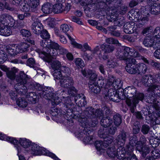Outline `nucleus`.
Returning <instances> with one entry per match:
<instances>
[{
	"label": "nucleus",
	"instance_id": "31",
	"mask_svg": "<svg viewBox=\"0 0 160 160\" xmlns=\"http://www.w3.org/2000/svg\"><path fill=\"white\" fill-rule=\"evenodd\" d=\"M89 90L92 92L98 94L100 92L101 89L96 84V82H93L89 84Z\"/></svg>",
	"mask_w": 160,
	"mask_h": 160
},
{
	"label": "nucleus",
	"instance_id": "48",
	"mask_svg": "<svg viewBox=\"0 0 160 160\" xmlns=\"http://www.w3.org/2000/svg\"><path fill=\"white\" fill-rule=\"evenodd\" d=\"M39 0H28V4L32 8H35L39 5Z\"/></svg>",
	"mask_w": 160,
	"mask_h": 160
},
{
	"label": "nucleus",
	"instance_id": "42",
	"mask_svg": "<svg viewBox=\"0 0 160 160\" xmlns=\"http://www.w3.org/2000/svg\"><path fill=\"white\" fill-rule=\"evenodd\" d=\"M101 48L102 50L105 51V52L108 53L113 51L114 49V47L113 45H107L105 44L102 45Z\"/></svg>",
	"mask_w": 160,
	"mask_h": 160
},
{
	"label": "nucleus",
	"instance_id": "47",
	"mask_svg": "<svg viewBox=\"0 0 160 160\" xmlns=\"http://www.w3.org/2000/svg\"><path fill=\"white\" fill-rule=\"evenodd\" d=\"M114 123L116 126H118L122 122V119L119 114H116L113 116Z\"/></svg>",
	"mask_w": 160,
	"mask_h": 160
},
{
	"label": "nucleus",
	"instance_id": "27",
	"mask_svg": "<svg viewBox=\"0 0 160 160\" xmlns=\"http://www.w3.org/2000/svg\"><path fill=\"white\" fill-rule=\"evenodd\" d=\"M137 69V74H144L147 71V67L143 63H137L136 64Z\"/></svg>",
	"mask_w": 160,
	"mask_h": 160
},
{
	"label": "nucleus",
	"instance_id": "19",
	"mask_svg": "<svg viewBox=\"0 0 160 160\" xmlns=\"http://www.w3.org/2000/svg\"><path fill=\"white\" fill-rule=\"evenodd\" d=\"M156 40L153 37H148L145 38L143 41V44L146 47L153 48H158L159 45L158 43H156Z\"/></svg>",
	"mask_w": 160,
	"mask_h": 160
},
{
	"label": "nucleus",
	"instance_id": "13",
	"mask_svg": "<svg viewBox=\"0 0 160 160\" xmlns=\"http://www.w3.org/2000/svg\"><path fill=\"white\" fill-rule=\"evenodd\" d=\"M110 88L104 93V98L107 99L112 100L115 102H118L120 99H121L122 97V94H118L117 90L112 88L110 87Z\"/></svg>",
	"mask_w": 160,
	"mask_h": 160
},
{
	"label": "nucleus",
	"instance_id": "2",
	"mask_svg": "<svg viewBox=\"0 0 160 160\" xmlns=\"http://www.w3.org/2000/svg\"><path fill=\"white\" fill-rule=\"evenodd\" d=\"M117 54V58L121 60L126 62V65L125 69L127 72L131 74H137V69L136 64L137 62L133 58L140 57L139 59H142L145 63L148 64L149 62L147 59L142 56H140L138 52H135L133 53L134 49H131L127 47H122L118 49Z\"/></svg>",
	"mask_w": 160,
	"mask_h": 160
},
{
	"label": "nucleus",
	"instance_id": "55",
	"mask_svg": "<svg viewBox=\"0 0 160 160\" xmlns=\"http://www.w3.org/2000/svg\"><path fill=\"white\" fill-rule=\"evenodd\" d=\"M105 82L106 80L103 78L102 77H99L98 78V82L96 83V84H97L98 86L102 89L103 87Z\"/></svg>",
	"mask_w": 160,
	"mask_h": 160
},
{
	"label": "nucleus",
	"instance_id": "64",
	"mask_svg": "<svg viewBox=\"0 0 160 160\" xmlns=\"http://www.w3.org/2000/svg\"><path fill=\"white\" fill-rule=\"evenodd\" d=\"M149 129L150 128L148 125L144 124L142 126L141 131L143 134H147L148 133Z\"/></svg>",
	"mask_w": 160,
	"mask_h": 160
},
{
	"label": "nucleus",
	"instance_id": "22",
	"mask_svg": "<svg viewBox=\"0 0 160 160\" xmlns=\"http://www.w3.org/2000/svg\"><path fill=\"white\" fill-rule=\"evenodd\" d=\"M75 96V102L79 107H84L86 105L87 103L85 100V97L83 94H76Z\"/></svg>",
	"mask_w": 160,
	"mask_h": 160
},
{
	"label": "nucleus",
	"instance_id": "16",
	"mask_svg": "<svg viewBox=\"0 0 160 160\" xmlns=\"http://www.w3.org/2000/svg\"><path fill=\"white\" fill-rule=\"evenodd\" d=\"M0 22L5 26L13 27L15 24V21L11 16L7 13L2 14L0 16Z\"/></svg>",
	"mask_w": 160,
	"mask_h": 160
},
{
	"label": "nucleus",
	"instance_id": "54",
	"mask_svg": "<svg viewBox=\"0 0 160 160\" xmlns=\"http://www.w3.org/2000/svg\"><path fill=\"white\" fill-rule=\"evenodd\" d=\"M124 31L125 33L128 34H131L133 32L132 28L131 26V25L129 24L124 26Z\"/></svg>",
	"mask_w": 160,
	"mask_h": 160
},
{
	"label": "nucleus",
	"instance_id": "17",
	"mask_svg": "<svg viewBox=\"0 0 160 160\" xmlns=\"http://www.w3.org/2000/svg\"><path fill=\"white\" fill-rule=\"evenodd\" d=\"M7 140L14 145H18L20 144V145L24 148H27L29 147L31 144V141L26 138H20L19 141L14 138L11 137H8L7 138Z\"/></svg>",
	"mask_w": 160,
	"mask_h": 160
},
{
	"label": "nucleus",
	"instance_id": "30",
	"mask_svg": "<svg viewBox=\"0 0 160 160\" xmlns=\"http://www.w3.org/2000/svg\"><path fill=\"white\" fill-rule=\"evenodd\" d=\"M112 123V120L108 117H104L101 119L100 124L103 127L101 128H106L110 126Z\"/></svg>",
	"mask_w": 160,
	"mask_h": 160
},
{
	"label": "nucleus",
	"instance_id": "3",
	"mask_svg": "<svg viewBox=\"0 0 160 160\" xmlns=\"http://www.w3.org/2000/svg\"><path fill=\"white\" fill-rule=\"evenodd\" d=\"M121 99L127 98L126 102L130 107V111L132 113L134 112V107H136L139 101H142L144 96L142 93H137V89L133 86H129L123 90L121 92Z\"/></svg>",
	"mask_w": 160,
	"mask_h": 160
},
{
	"label": "nucleus",
	"instance_id": "33",
	"mask_svg": "<svg viewBox=\"0 0 160 160\" xmlns=\"http://www.w3.org/2000/svg\"><path fill=\"white\" fill-rule=\"evenodd\" d=\"M41 10L44 13L49 14L52 12V6L49 3H45L42 5Z\"/></svg>",
	"mask_w": 160,
	"mask_h": 160
},
{
	"label": "nucleus",
	"instance_id": "1",
	"mask_svg": "<svg viewBox=\"0 0 160 160\" xmlns=\"http://www.w3.org/2000/svg\"><path fill=\"white\" fill-rule=\"evenodd\" d=\"M62 97V99L61 100L64 101V109L66 111L67 115L74 119L78 118L81 126L83 128V132L80 133V135H83V134L86 136L89 134L92 130L91 127H95L98 123V118L103 116L102 110L101 109L95 110L90 107L86 108L80 116L78 111L76 110L74 104L71 102V98L69 97ZM84 141L89 144H92L94 142L92 136H86Z\"/></svg>",
	"mask_w": 160,
	"mask_h": 160
},
{
	"label": "nucleus",
	"instance_id": "57",
	"mask_svg": "<svg viewBox=\"0 0 160 160\" xmlns=\"http://www.w3.org/2000/svg\"><path fill=\"white\" fill-rule=\"evenodd\" d=\"M152 80L153 81V84L158 86V85L157 84L160 83V73L156 74L154 78L153 77Z\"/></svg>",
	"mask_w": 160,
	"mask_h": 160
},
{
	"label": "nucleus",
	"instance_id": "11",
	"mask_svg": "<svg viewBox=\"0 0 160 160\" xmlns=\"http://www.w3.org/2000/svg\"><path fill=\"white\" fill-rule=\"evenodd\" d=\"M45 49H46V52H45V50L42 52L39 48H37L35 51L39 54L41 57L47 59V62H50L51 61L50 57L56 56L58 53V50L50 48H45Z\"/></svg>",
	"mask_w": 160,
	"mask_h": 160
},
{
	"label": "nucleus",
	"instance_id": "29",
	"mask_svg": "<svg viewBox=\"0 0 160 160\" xmlns=\"http://www.w3.org/2000/svg\"><path fill=\"white\" fill-rule=\"evenodd\" d=\"M153 6V4L151 5H148L145 7H142L141 9V13L142 14L143 16H147L149 15L150 13L152 14H154L152 13L153 9H152V8Z\"/></svg>",
	"mask_w": 160,
	"mask_h": 160
},
{
	"label": "nucleus",
	"instance_id": "6",
	"mask_svg": "<svg viewBox=\"0 0 160 160\" xmlns=\"http://www.w3.org/2000/svg\"><path fill=\"white\" fill-rule=\"evenodd\" d=\"M27 75L23 72H21L19 75L16 78L17 83L14 85L16 91H11L9 93L11 98L12 100L15 99L19 93L23 94L26 92L28 88Z\"/></svg>",
	"mask_w": 160,
	"mask_h": 160
},
{
	"label": "nucleus",
	"instance_id": "41",
	"mask_svg": "<svg viewBox=\"0 0 160 160\" xmlns=\"http://www.w3.org/2000/svg\"><path fill=\"white\" fill-rule=\"evenodd\" d=\"M52 68L54 70H59L61 67V64L60 62L57 60L52 61L50 63Z\"/></svg>",
	"mask_w": 160,
	"mask_h": 160
},
{
	"label": "nucleus",
	"instance_id": "20",
	"mask_svg": "<svg viewBox=\"0 0 160 160\" xmlns=\"http://www.w3.org/2000/svg\"><path fill=\"white\" fill-rule=\"evenodd\" d=\"M42 28V24L38 19L35 20L31 25V29L32 32L37 34H39L41 33V29Z\"/></svg>",
	"mask_w": 160,
	"mask_h": 160
},
{
	"label": "nucleus",
	"instance_id": "23",
	"mask_svg": "<svg viewBox=\"0 0 160 160\" xmlns=\"http://www.w3.org/2000/svg\"><path fill=\"white\" fill-rule=\"evenodd\" d=\"M77 2H79L82 6L91 5L92 6L96 4L97 8L102 9L103 8L101 6L102 5H100V3H97L96 0H78Z\"/></svg>",
	"mask_w": 160,
	"mask_h": 160
},
{
	"label": "nucleus",
	"instance_id": "63",
	"mask_svg": "<svg viewBox=\"0 0 160 160\" xmlns=\"http://www.w3.org/2000/svg\"><path fill=\"white\" fill-rule=\"evenodd\" d=\"M20 33L23 37H28L31 36V34L29 31L26 29H22L21 30Z\"/></svg>",
	"mask_w": 160,
	"mask_h": 160
},
{
	"label": "nucleus",
	"instance_id": "26",
	"mask_svg": "<svg viewBox=\"0 0 160 160\" xmlns=\"http://www.w3.org/2000/svg\"><path fill=\"white\" fill-rule=\"evenodd\" d=\"M53 76L54 79L56 80H59V82L60 86L64 88L65 87L63 86L61 84V81L62 79H63V78H65L63 75L60 69L55 70H54L53 72Z\"/></svg>",
	"mask_w": 160,
	"mask_h": 160
},
{
	"label": "nucleus",
	"instance_id": "52",
	"mask_svg": "<svg viewBox=\"0 0 160 160\" xmlns=\"http://www.w3.org/2000/svg\"><path fill=\"white\" fill-rule=\"evenodd\" d=\"M8 77L11 80H13L16 77V72L13 70L8 71L6 72Z\"/></svg>",
	"mask_w": 160,
	"mask_h": 160
},
{
	"label": "nucleus",
	"instance_id": "9",
	"mask_svg": "<svg viewBox=\"0 0 160 160\" xmlns=\"http://www.w3.org/2000/svg\"><path fill=\"white\" fill-rule=\"evenodd\" d=\"M110 144H109L108 146L105 147L103 146V144H102V146L100 147V148H101L102 147L103 148H104L105 150V151L102 152L98 151L97 149L98 154H102V153L106 151L105 148L109 146V147L107 149L106 152L107 154L109 157L114 158L115 157H116L119 159H121L122 158H123L125 156V154L126 152L124 148H122V147H119L116 150L115 146H112L111 147V145H110Z\"/></svg>",
	"mask_w": 160,
	"mask_h": 160
},
{
	"label": "nucleus",
	"instance_id": "35",
	"mask_svg": "<svg viewBox=\"0 0 160 160\" xmlns=\"http://www.w3.org/2000/svg\"><path fill=\"white\" fill-rule=\"evenodd\" d=\"M17 105L20 107L25 108L28 104L26 99L24 98L19 97L16 101Z\"/></svg>",
	"mask_w": 160,
	"mask_h": 160
},
{
	"label": "nucleus",
	"instance_id": "62",
	"mask_svg": "<svg viewBox=\"0 0 160 160\" xmlns=\"http://www.w3.org/2000/svg\"><path fill=\"white\" fill-rule=\"evenodd\" d=\"M27 65L30 67H34L36 65L34 59L32 58H29L27 61Z\"/></svg>",
	"mask_w": 160,
	"mask_h": 160
},
{
	"label": "nucleus",
	"instance_id": "58",
	"mask_svg": "<svg viewBox=\"0 0 160 160\" xmlns=\"http://www.w3.org/2000/svg\"><path fill=\"white\" fill-rule=\"evenodd\" d=\"M7 55L2 51H0V63H3L6 60Z\"/></svg>",
	"mask_w": 160,
	"mask_h": 160
},
{
	"label": "nucleus",
	"instance_id": "44",
	"mask_svg": "<svg viewBox=\"0 0 160 160\" xmlns=\"http://www.w3.org/2000/svg\"><path fill=\"white\" fill-rule=\"evenodd\" d=\"M36 93L34 92H30L29 93L28 95L27 96V98L28 100L32 102H36L38 99V97L36 95Z\"/></svg>",
	"mask_w": 160,
	"mask_h": 160
},
{
	"label": "nucleus",
	"instance_id": "59",
	"mask_svg": "<svg viewBox=\"0 0 160 160\" xmlns=\"http://www.w3.org/2000/svg\"><path fill=\"white\" fill-rule=\"evenodd\" d=\"M48 46L49 47V48L56 50H58L60 47L58 44L54 42H51L50 44H48Z\"/></svg>",
	"mask_w": 160,
	"mask_h": 160
},
{
	"label": "nucleus",
	"instance_id": "18",
	"mask_svg": "<svg viewBox=\"0 0 160 160\" xmlns=\"http://www.w3.org/2000/svg\"><path fill=\"white\" fill-rule=\"evenodd\" d=\"M107 81L106 85L109 86L110 87L117 90L120 88L122 86L121 81L120 79H117L115 80L114 77L112 76L109 77Z\"/></svg>",
	"mask_w": 160,
	"mask_h": 160
},
{
	"label": "nucleus",
	"instance_id": "14",
	"mask_svg": "<svg viewBox=\"0 0 160 160\" xmlns=\"http://www.w3.org/2000/svg\"><path fill=\"white\" fill-rule=\"evenodd\" d=\"M71 5L70 4L66 3L65 6L60 3L54 4L52 6V12L55 13H60L62 12L67 13L70 9Z\"/></svg>",
	"mask_w": 160,
	"mask_h": 160
},
{
	"label": "nucleus",
	"instance_id": "15",
	"mask_svg": "<svg viewBox=\"0 0 160 160\" xmlns=\"http://www.w3.org/2000/svg\"><path fill=\"white\" fill-rule=\"evenodd\" d=\"M153 77L150 75H147L143 76L142 79V82L144 83V85L148 87L149 88L148 89V91L153 92L154 89H158V86L155 85H153V81L152 80Z\"/></svg>",
	"mask_w": 160,
	"mask_h": 160
},
{
	"label": "nucleus",
	"instance_id": "49",
	"mask_svg": "<svg viewBox=\"0 0 160 160\" xmlns=\"http://www.w3.org/2000/svg\"><path fill=\"white\" fill-rule=\"evenodd\" d=\"M74 62L76 66L78 68H82L85 66V64L83 60L81 58H77L74 60Z\"/></svg>",
	"mask_w": 160,
	"mask_h": 160
},
{
	"label": "nucleus",
	"instance_id": "50",
	"mask_svg": "<svg viewBox=\"0 0 160 160\" xmlns=\"http://www.w3.org/2000/svg\"><path fill=\"white\" fill-rule=\"evenodd\" d=\"M91 51L94 56L97 57L98 56L100 58L102 57V55H101V51L99 50V48L98 46H96L93 50Z\"/></svg>",
	"mask_w": 160,
	"mask_h": 160
},
{
	"label": "nucleus",
	"instance_id": "8",
	"mask_svg": "<svg viewBox=\"0 0 160 160\" xmlns=\"http://www.w3.org/2000/svg\"><path fill=\"white\" fill-rule=\"evenodd\" d=\"M138 140L136 135H133L130 136L129 143L127 145L126 148L130 152H133L135 147L136 150L140 152L142 156L145 157L150 152V149L147 146H143L144 145Z\"/></svg>",
	"mask_w": 160,
	"mask_h": 160
},
{
	"label": "nucleus",
	"instance_id": "5",
	"mask_svg": "<svg viewBox=\"0 0 160 160\" xmlns=\"http://www.w3.org/2000/svg\"><path fill=\"white\" fill-rule=\"evenodd\" d=\"M117 128L113 126L110 127L109 129L107 128H100L98 132V135L101 138L104 139L103 142L102 141L97 140L95 143L96 149L98 151L101 152H104L105 151L104 149L102 147L101 148L100 147L103 146L104 147H107L109 146V144H111L113 141V137L112 136H109V134L114 135L116 130Z\"/></svg>",
	"mask_w": 160,
	"mask_h": 160
},
{
	"label": "nucleus",
	"instance_id": "36",
	"mask_svg": "<svg viewBox=\"0 0 160 160\" xmlns=\"http://www.w3.org/2000/svg\"><path fill=\"white\" fill-rule=\"evenodd\" d=\"M108 30L112 35L115 36L119 37L120 35V32L118 30H116L117 29L116 26H111L108 27Z\"/></svg>",
	"mask_w": 160,
	"mask_h": 160
},
{
	"label": "nucleus",
	"instance_id": "12",
	"mask_svg": "<svg viewBox=\"0 0 160 160\" xmlns=\"http://www.w3.org/2000/svg\"><path fill=\"white\" fill-rule=\"evenodd\" d=\"M32 153L35 155H41L46 154L44 153V150L42 148L40 147L38 145L36 144H34L31 147ZM47 155L51 157L55 160H60L55 154L50 152H46Z\"/></svg>",
	"mask_w": 160,
	"mask_h": 160
},
{
	"label": "nucleus",
	"instance_id": "61",
	"mask_svg": "<svg viewBox=\"0 0 160 160\" xmlns=\"http://www.w3.org/2000/svg\"><path fill=\"white\" fill-rule=\"evenodd\" d=\"M40 44L41 46L43 47V50H41L42 52H43L44 50H45V52H46V49H45V48H49V47L48 46V44L46 40L43 39L42 40L41 42H40Z\"/></svg>",
	"mask_w": 160,
	"mask_h": 160
},
{
	"label": "nucleus",
	"instance_id": "37",
	"mask_svg": "<svg viewBox=\"0 0 160 160\" xmlns=\"http://www.w3.org/2000/svg\"><path fill=\"white\" fill-rule=\"evenodd\" d=\"M153 37L156 40V43H160V27H157L153 32Z\"/></svg>",
	"mask_w": 160,
	"mask_h": 160
},
{
	"label": "nucleus",
	"instance_id": "4",
	"mask_svg": "<svg viewBox=\"0 0 160 160\" xmlns=\"http://www.w3.org/2000/svg\"><path fill=\"white\" fill-rule=\"evenodd\" d=\"M28 79L27 88H34L37 91V94H38L40 97L43 98L47 100H50L52 101V105H56L58 104L61 102L59 99L58 94L56 93L54 94L52 92L53 89L51 87H45L43 89L42 86L39 83L34 82L33 83L34 88L31 86L32 84L29 85L28 82Z\"/></svg>",
	"mask_w": 160,
	"mask_h": 160
},
{
	"label": "nucleus",
	"instance_id": "53",
	"mask_svg": "<svg viewBox=\"0 0 160 160\" xmlns=\"http://www.w3.org/2000/svg\"><path fill=\"white\" fill-rule=\"evenodd\" d=\"M138 23L140 25H142L146 23L148 20V18L147 16L145 17H141L140 18L137 19Z\"/></svg>",
	"mask_w": 160,
	"mask_h": 160
},
{
	"label": "nucleus",
	"instance_id": "10",
	"mask_svg": "<svg viewBox=\"0 0 160 160\" xmlns=\"http://www.w3.org/2000/svg\"><path fill=\"white\" fill-rule=\"evenodd\" d=\"M65 78L61 81L62 85L65 88H68L69 86L73 85L74 81L72 77L71 76V71L68 67L62 66L60 69Z\"/></svg>",
	"mask_w": 160,
	"mask_h": 160
},
{
	"label": "nucleus",
	"instance_id": "60",
	"mask_svg": "<svg viewBox=\"0 0 160 160\" xmlns=\"http://www.w3.org/2000/svg\"><path fill=\"white\" fill-rule=\"evenodd\" d=\"M69 29V27L67 24H62L61 26L60 30L64 33H66Z\"/></svg>",
	"mask_w": 160,
	"mask_h": 160
},
{
	"label": "nucleus",
	"instance_id": "7",
	"mask_svg": "<svg viewBox=\"0 0 160 160\" xmlns=\"http://www.w3.org/2000/svg\"><path fill=\"white\" fill-rule=\"evenodd\" d=\"M104 5L103 9L106 15L110 16L114 21L117 19L118 6H119L121 3V0H102Z\"/></svg>",
	"mask_w": 160,
	"mask_h": 160
},
{
	"label": "nucleus",
	"instance_id": "25",
	"mask_svg": "<svg viewBox=\"0 0 160 160\" xmlns=\"http://www.w3.org/2000/svg\"><path fill=\"white\" fill-rule=\"evenodd\" d=\"M82 74L85 77H89L90 80L95 81L97 78V75L94 72L90 70H88L86 72L85 70H82Z\"/></svg>",
	"mask_w": 160,
	"mask_h": 160
},
{
	"label": "nucleus",
	"instance_id": "34",
	"mask_svg": "<svg viewBox=\"0 0 160 160\" xmlns=\"http://www.w3.org/2000/svg\"><path fill=\"white\" fill-rule=\"evenodd\" d=\"M140 12L138 9H132L128 13V15L131 17L132 19H138L140 17Z\"/></svg>",
	"mask_w": 160,
	"mask_h": 160
},
{
	"label": "nucleus",
	"instance_id": "46",
	"mask_svg": "<svg viewBox=\"0 0 160 160\" xmlns=\"http://www.w3.org/2000/svg\"><path fill=\"white\" fill-rule=\"evenodd\" d=\"M149 141L150 144L153 148L157 147L160 143V140L157 138H151Z\"/></svg>",
	"mask_w": 160,
	"mask_h": 160
},
{
	"label": "nucleus",
	"instance_id": "43",
	"mask_svg": "<svg viewBox=\"0 0 160 160\" xmlns=\"http://www.w3.org/2000/svg\"><path fill=\"white\" fill-rule=\"evenodd\" d=\"M107 65L109 68H114L118 65L115 58H112L109 59L107 62Z\"/></svg>",
	"mask_w": 160,
	"mask_h": 160
},
{
	"label": "nucleus",
	"instance_id": "32",
	"mask_svg": "<svg viewBox=\"0 0 160 160\" xmlns=\"http://www.w3.org/2000/svg\"><path fill=\"white\" fill-rule=\"evenodd\" d=\"M9 26H5L0 28V35L8 36L10 35L12 32L9 27Z\"/></svg>",
	"mask_w": 160,
	"mask_h": 160
},
{
	"label": "nucleus",
	"instance_id": "45",
	"mask_svg": "<svg viewBox=\"0 0 160 160\" xmlns=\"http://www.w3.org/2000/svg\"><path fill=\"white\" fill-rule=\"evenodd\" d=\"M152 9L153 10L152 12L154 15H158L160 13V4L159 3L153 4Z\"/></svg>",
	"mask_w": 160,
	"mask_h": 160
},
{
	"label": "nucleus",
	"instance_id": "51",
	"mask_svg": "<svg viewBox=\"0 0 160 160\" xmlns=\"http://www.w3.org/2000/svg\"><path fill=\"white\" fill-rule=\"evenodd\" d=\"M72 86H69L68 88H68V92L69 95L71 96L74 97L77 94V92L74 87H72Z\"/></svg>",
	"mask_w": 160,
	"mask_h": 160
},
{
	"label": "nucleus",
	"instance_id": "56",
	"mask_svg": "<svg viewBox=\"0 0 160 160\" xmlns=\"http://www.w3.org/2000/svg\"><path fill=\"white\" fill-rule=\"evenodd\" d=\"M41 37L43 39L46 40L50 37V35L46 30H43L41 33Z\"/></svg>",
	"mask_w": 160,
	"mask_h": 160
},
{
	"label": "nucleus",
	"instance_id": "24",
	"mask_svg": "<svg viewBox=\"0 0 160 160\" xmlns=\"http://www.w3.org/2000/svg\"><path fill=\"white\" fill-rule=\"evenodd\" d=\"M126 139V135L124 131H122L117 136L116 140L118 144L119 147H122L124 145Z\"/></svg>",
	"mask_w": 160,
	"mask_h": 160
},
{
	"label": "nucleus",
	"instance_id": "39",
	"mask_svg": "<svg viewBox=\"0 0 160 160\" xmlns=\"http://www.w3.org/2000/svg\"><path fill=\"white\" fill-rule=\"evenodd\" d=\"M126 151L125 154V156H126L127 158H128V160H138L136 155L132 153L133 152H130L128 150V149H127L126 148L125 149Z\"/></svg>",
	"mask_w": 160,
	"mask_h": 160
},
{
	"label": "nucleus",
	"instance_id": "40",
	"mask_svg": "<svg viewBox=\"0 0 160 160\" xmlns=\"http://www.w3.org/2000/svg\"><path fill=\"white\" fill-rule=\"evenodd\" d=\"M5 9L11 11L14 10V8L11 7L7 2H5L4 3L0 2V11H3Z\"/></svg>",
	"mask_w": 160,
	"mask_h": 160
},
{
	"label": "nucleus",
	"instance_id": "28",
	"mask_svg": "<svg viewBox=\"0 0 160 160\" xmlns=\"http://www.w3.org/2000/svg\"><path fill=\"white\" fill-rule=\"evenodd\" d=\"M29 47V45L27 42H21L17 46L18 53L27 52L28 51Z\"/></svg>",
	"mask_w": 160,
	"mask_h": 160
},
{
	"label": "nucleus",
	"instance_id": "38",
	"mask_svg": "<svg viewBox=\"0 0 160 160\" xmlns=\"http://www.w3.org/2000/svg\"><path fill=\"white\" fill-rule=\"evenodd\" d=\"M69 39L70 40L71 44L73 46L74 48L79 49H82V46L80 44L77 43L72 38V34H68V33H66Z\"/></svg>",
	"mask_w": 160,
	"mask_h": 160
},
{
	"label": "nucleus",
	"instance_id": "21",
	"mask_svg": "<svg viewBox=\"0 0 160 160\" xmlns=\"http://www.w3.org/2000/svg\"><path fill=\"white\" fill-rule=\"evenodd\" d=\"M5 49L7 54L10 56H14L18 53L17 46L16 47L15 44L8 45L6 47Z\"/></svg>",
	"mask_w": 160,
	"mask_h": 160
}]
</instances>
